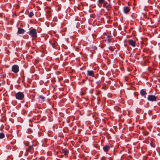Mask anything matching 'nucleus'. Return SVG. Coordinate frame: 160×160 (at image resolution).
Listing matches in <instances>:
<instances>
[{"label":"nucleus","mask_w":160,"mask_h":160,"mask_svg":"<svg viewBox=\"0 0 160 160\" xmlns=\"http://www.w3.org/2000/svg\"><path fill=\"white\" fill-rule=\"evenodd\" d=\"M39 97L40 98H41L42 99V101H43L44 100V99L45 98V97H43L42 96H39Z\"/></svg>","instance_id":"412c9836"},{"label":"nucleus","mask_w":160,"mask_h":160,"mask_svg":"<svg viewBox=\"0 0 160 160\" xmlns=\"http://www.w3.org/2000/svg\"><path fill=\"white\" fill-rule=\"evenodd\" d=\"M130 8L127 6H125L123 8V12L126 14H128L130 11Z\"/></svg>","instance_id":"0eeeda50"},{"label":"nucleus","mask_w":160,"mask_h":160,"mask_svg":"<svg viewBox=\"0 0 160 160\" xmlns=\"http://www.w3.org/2000/svg\"><path fill=\"white\" fill-rule=\"evenodd\" d=\"M98 2L100 4L99 5L100 7H101V5L102 4L103 7V8H105V5L108 4L107 2L105 1L104 0H98Z\"/></svg>","instance_id":"423d86ee"},{"label":"nucleus","mask_w":160,"mask_h":160,"mask_svg":"<svg viewBox=\"0 0 160 160\" xmlns=\"http://www.w3.org/2000/svg\"><path fill=\"white\" fill-rule=\"evenodd\" d=\"M25 32V30L24 29L22 28H18V33L19 34H23Z\"/></svg>","instance_id":"9b49d317"},{"label":"nucleus","mask_w":160,"mask_h":160,"mask_svg":"<svg viewBox=\"0 0 160 160\" xmlns=\"http://www.w3.org/2000/svg\"><path fill=\"white\" fill-rule=\"evenodd\" d=\"M28 33L31 36L32 39H34L37 38V30L35 29H32L28 32Z\"/></svg>","instance_id":"f257e3e1"},{"label":"nucleus","mask_w":160,"mask_h":160,"mask_svg":"<svg viewBox=\"0 0 160 160\" xmlns=\"http://www.w3.org/2000/svg\"><path fill=\"white\" fill-rule=\"evenodd\" d=\"M34 15L33 13L32 12H30L28 14V16L31 18Z\"/></svg>","instance_id":"6ab92c4d"},{"label":"nucleus","mask_w":160,"mask_h":160,"mask_svg":"<svg viewBox=\"0 0 160 160\" xmlns=\"http://www.w3.org/2000/svg\"><path fill=\"white\" fill-rule=\"evenodd\" d=\"M19 67L17 65H14L12 67V70L14 73H18L19 72Z\"/></svg>","instance_id":"20e7f679"},{"label":"nucleus","mask_w":160,"mask_h":160,"mask_svg":"<svg viewBox=\"0 0 160 160\" xmlns=\"http://www.w3.org/2000/svg\"><path fill=\"white\" fill-rule=\"evenodd\" d=\"M141 95L142 96H143L146 95L147 93L146 91L143 89H142L140 92Z\"/></svg>","instance_id":"4468645a"},{"label":"nucleus","mask_w":160,"mask_h":160,"mask_svg":"<svg viewBox=\"0 0 160 160\" xmlns=\"http://www.w3.org/2000/svg\"><path fill=\"white\" fill-rule=\"evenodd\" d=\"M87 75L88 76H90L93 77H94V73L92 70H88L87 71Z\"/></svg>","instance_id":"6e6552de"},{"label":"nucleus","mask_w":160,"mask_h":160,"mask_svg":"<svg viewBox=\"0 0 160 160\" xmlns=\"http://www.w3.org/2000/svg\"><path fill=\"white\" fill-rule=\"evenodd\" d=\"M110 147L108 145H106L103 147V151L105 152H107L110 149Z\"/></svg>","instance_id":"f8f14e48"},{"label":"nucleus","mask_w":160,"mask_h":160,"mask_svg":"<svg viewBox=\"0 0 160 160\" xmlns=\"http://www.w3.org/2000/svg\"><path fill=\"white\" fill-rule=\"evenodd\" d=\"M51 44L52 45V46L53 48H55L56 46L58 45V43L57 42H51Z\"/></svg>","instance_id":"dca6fc26"},{"label":"nucleus","mask_w":160,"mask_h":160,"mask_svg":"<svg viewBox=\"0 0 160 160\" xmlns=\"http://www.w3.org/2000/svg\"><path fill=\"white\" fill-rule=\"evenodd\" d=\"M62 152L66 156L68 154L69 151L67 149H64L62 150Z\"/></svg>","instance_id":"2eb2a0df"},{"label":"nucleus","mask_w":160,"mask_h":160,"mask_svg":"<svg viewBox=\"0 0 160 160\" xmlns=\"http://www.w3.org/2000/svg\"><path fill=\"white\" fill-rule=\"evenodd\" d=\"M98 77V76L97 77V76H96V77H95V76H94V77L95 78H97V77Z\"/></svg>","instance_id":"393cba45"},{"label":"nucleus","mask_w":160,"mask_h":160,"mask_svg":"<svg viewBox=\"0 0 160 160\" xmlns=\"http://www.w3.org/2000/svg\"><path fill=\"white\" fill-rule=\"evenodd\" d=\"M106 39L108 42H111L112 39V36L110 35H108L107 36Z\"/></svg>","instance_id":"ddd939ff"},{"label":"nucleus","mask_w":160,"mask_h":160,"mask_svg":"<svg viewBox=\"0 0 160 160\" xmlns=\"http://www.w3.org/2000/svg\"><path fill=\"white\" fill-rule=\"evenodd\" d=\"M128 43L131 46L133 47H135L136 46V42L133 40L131 39L128 41Z\"/></svg>","instance_id":"1a4fd4ad"},{"label":"nucleus","mask_w":160,"mask_h":160,"mask_svg":"<svg viewBox=\"0 0 160 160\" xmlns=\"http://www.w3.org/2000/svg\"><path fill=\"white\" fill-rule=\"evenodd\" d=\"M157 97L155 95H149L148 96L147 99L149 101L153 102H156L157 101Z\"/></svg>","instance_id":"39448f33"},{"label":"nucleus","mask_w":160,"mask_h":160,"mask_svg":"<svg viewBox=\"0 0 160 160\" xmlns=\"http://www.w3.org/2000/svg\"><path fill=\"white\" fill-rule=\"evenodd\" d=\"M5 137V135L2 133H0V139H2Z\"/></svg>","instance_id":"a211bd4d"},{"label":"nucleus","mask_w":160,"mask_h":160,"mask_svg":"<svg viewBox=\"0 0 160 160\" xmlns=\"http://www.w3.org/2000/svg\"><path fill=\"white\" fill-rule=\"evenodd\" d=\"M24 97L23 93L19 92L15 94V98L16 99L18 100H22L23 99Z\"/></svg>","instance_id":"7ed1b4c3"},{"label":"nucleus","mask_w":160,"mask_h":160,"mask_svg":"<svg viewBox=\"0 0 160 160\" xmlns=\"http://www.w3.org/2000/svg\"><path fill=\"white\" fill-rule=\"evenodd\" d=\"M109 50L111 51H113L114 50V48L112 46H110L109 48Z\"/></svg>","instance_id":"aec40b11"},{"label":"nucleus","mask_w":160,"mask_h":160,"mask_svg":"<svg viewBox=\"0 0 160 160\" xmlns=\"http://www.w3.org/2000/svg\"><path fill=\"white\" fill-rule=\"evenodd\" d=\"M51 12V11L50 9H49L46 11V16L48 18H49L51 16L52 13Z\"/></svg>","instance_id":"9d476101"},{"label":"nucleus","mask_w":160,"mask_h":160,"mask_svg":"<svg viewBox=\"0 0 160 160\" xmlns=\"http://www.w3.org/2000/svg\"><path fill=\"white\" fill-rule=\"evenodd\" d=\"M62 78H60L59 79V80H62Z\"/></svg>","instance_id":"b1692460"},{"label":"nucleus","mask_w":160,"mask_h":160,"mask_svg":"<svg viewBox=\"0 0 160 160\" xmlns=\"http://www.w3.org/2000/svg\"><path fill=\"white\" fill-rule=\"evenodd\" d=\"M96 83L98 84V85H99L100 86L101 84V81H99L97 82Z\"/></svg>","instance_id":"4be33fe9"},{"label":"nucleus","mask_w":160,"mask_h":160,"mask_svg":"<svg viewBox=\"0 0 160 160\" xmlns=\"http://www.w3.org/2000/svg\"><path fill=\"white\" fill-rule=\"evenodd\" d=\"M33 146H35L34 145H30L29 146L27 149L26 150V152L25 154V155L26 156L28 155V152H30L31 153H32L34 152Z\"/></svg>","instance_id":"f03ea898"},{"label":"nucleus","mask_w":160,"mask_h":160,"mask_svg":"<svg viewBox=\"0 0 160 160\" xmlns=\"http://www.w3.org/2000/svg\"><path fill=\"white\" fill-rule=\"evenodd\" d=\"M150 145L153 147H154V146L153 145L154 143L153 142H151L150 143Z\"/></svg>","instance_id":"5701e85b"},{"label":"nucleus","mask_w":160,"mask_h":160,"mask_svg":"<svg viewBox=\"0 0 160 160\" xmlns=\"http://www.w3.org/2000/svg\"><path fill=\"white\" fill-rule=\"evenodd\" d=\"M105 8H106L108 10H109L111 9L112 6L110 3H109L105 5Z\"/></svg>","instance_id":"f3484780"}]
</instances>
